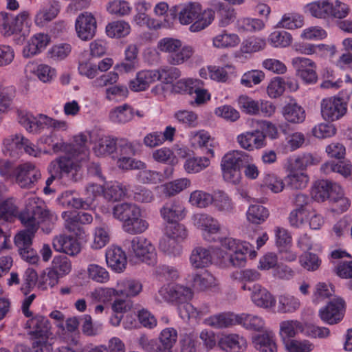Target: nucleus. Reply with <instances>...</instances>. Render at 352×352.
Masks as SVG:
<instances>
[{"label": "nucleus", "instance_id": "obj_1", "mask_svg": "<svg viewBox=\"0 0 352 352\" xmlns=\"http://www.w3.org/2000/svg\"><path fill=\"white\" fill-rule=\"evenodd\" d=\"M18 218L25 227L14 237L18 251L32 247V239L43 223L53 224L57 217L47 208L45 202L35 195H30L25 199V208L18 214Z\"/></svg>", "mask_w": 352, "mask_h": 352}, {"label": "nucleus", "instance_id": "obj_2", "mask_svg": "<svg viewBox=\"0 0 352 352\" xmlns=\"http://www.w3.org/2000/svg\"><path fill=\"white\" fill-rule=\"evenodd\" d=\"M349 8L340 0H319L307 4L305 12L311 16L327 19L331 17L343 19L349 13Z\"/></svg>", "mask_w": 352, "mask_h": 352}, {"label": "nucleus", "instance_id": "obj_3", "mask_svg": "<svg viewBox=\"0 0 352 352\" xmlns=\"http://www.w3.org/2000/svg\"><path fill=\"white\" fill-rule=\"evenodd\" d=\"M252 162V157L244 151L234 150L227 153L221 162L224 179L232 184L239 183L241 178V168Z\"/></svg>", "mask_w": 352, "mask_h": 352}, {"label": "nucleus", "instance_id": "obj_4", "mask_svg": "<svg viewBox=\"0 0 352 352\" xmlns=\"http://www.w3.org/2000/svg\"><path fill=\"white\" fill-rule=\"evenodd\" d=\"M315 164L311 154L304 153L298 155L291 164L287 173V188L291 189H302L309 182L308 175L304 172L307 166Z\"/></svg>", "mask_w": 352, "mask_h": 352}, {"label": "nucleus", "instance_id": "obj_5", "mask_svg": "<svg viewBox=\"0 0 352 352\" xmlns=\"http://www.w3.org/2000/svg\"><path fill=\"white\" fill-rule=\"evenodd\" d=\"M124 245L129 253L140 258L142 262L149 265L157 263V252L152 243L144 236H135L132 239H126Z\"/></svg>", "mask_w": 352, "mask_h": 352}, {"label": "nucleus", "instance_id": "obj_6", "mask_svg": "<svg viewBox=\"0 0 352 352\" xmlns=\"http://www.w3.org/2000/svg\"><path fill=\"white\" fill-rule=\"evenodd\" d=\"M50 167L61 178H66L70 182L76 183L82 178L81 166L73 157H59L50 163Z\"/></svg>", "mask_w": 352, "mask_h": 352}, {"label": "nucleus", "instance_id": "obj_7", "mask_svg": "<svg viewBox=\"0 0 352 352\" xmlns=\"http://www.w3.org/2000/svg\"><path fill=\"white\" fill-rule=\"evenodd\" d=\"M4 144L6 146V152L12 157H17L22 149L25 153L34 157H39L43 153H47L43 152L40 148L21 135L11 136L5 140Z\"/></svg>", "mask_w": 352, "mask_h": 352}, {"label": "nucleus", "instance_id": "obj_8", "mask_svg": "<svg viewBox=\"0 0 352 352\" xmlns=\"http://www.w3.org/2000/svg\"><path fill=\"white\" fill-rule=\"evenodd\" d=\"M195 226L203 231L204 239L208 242H216L222 234L219 221L212 216L205 214H195L192 217Z\"/></svg>", "mask_w": 352, "mask_h": 352}, {"label": "nucleus", "instance_id": "obj_9", "mask_svg": "<svg viewBox=\"0 0 352 352\" xmlns=\"http://www.w3.org/2000/svg\"><path fill=\"white\" fill-rule=\"evenodd\" d=\"M162 300L172 303L186 304L192 297L190 288L175 284H168L162 286L158 291Z\"/></svg>", "mask_w": 352, "mask_h": 352}, {"label": "nucleus", "instance_id": "obj_10", "mask_svg": "<svg viewBox=\"0 0 352 352\" xmlns=\"http://www.w3.org/2000/svg\"><path fill=\"white\" fill-rule=\"evenodd\" d=\"M346 104L340 98L330 97L324 98L320 102L322 118L327 121L339 120L346 112Z\"/></svg>", "mask_w": 352, "mask_h": 352}, {"label": "nucleus", "instance_id": "obj_11", "mask_svg": "<svg viewBox=\"0 0 352 352\" xmlns=\"http://www.w3.org/2000/svg\"><path fill=\"white\" fill-rule=\"evenodd\" d=\"M345 302L341 298H335L319 310V317L328 324H335L342 320L344 316Z\"/></svg>", "mask_w": 352, "mask_h": 352}, {"label": "nucleus", "instance_id": "obj_12", "mask_svg": "<svg viewBox=\"0 0 352 352\" xmlns=\"http://www.w3.org/2000/svg\"><path fill=\"white\" fill-rule=\"evenodd\" d=\"M75 28L80 39L90 40L95 36L96 32V19L91 12H82L76 18Z\"/></svg>", "mask_w": 352, "mask_h": 352}, {"label": "nucleus", "instance_id": "obj_13", "mask_svg": "<svg viewBox=\"0 0 352 352\" xmlns=\"http://www.w3.org/2000/svg\"><path fill=\"white\" fill-rule=\"evenodd\" d=\"M292 65L296 74L307 83H314L318 76L316 72V64L309 58L296 57L292 59Z\"/></svg>", "mask_w": 352, "mask_h": 352}, {"label": "nucleus", "instance_id": "obj_14", "mask_svg": "<svg viewBox=\"0 0 352 352\" xmlns=\"http://www.w3.org/2000/svg\"><path fill=\"white\" fill-rule=\"evenodd\" d=\"M236 141L241 148L252 151L266 146V135L263 131L256 129L239 135Z\"/></svg>", "mask_w": 352, "mask_h": 352}, {"label": "nucleus", "instance_id": "obj_15", "mask_svg": "<svg viewBox=\"0 0 352 352\" xmlns=\"http://www.w3.org/2000/svg\"><path fill=\"white\" fill-rule=\"evenodd\" d=\"M40 170L34 165L26 163L18 166L16 182L21 188H30L41 178Z\"/></svg>", "mask_w": 352, "mask_h": 352}, {"label": "nucleus", "instance_id": "obj_16", "mask_svg": "<svg viewBox=\"0 0 352 352\" xmlns=\"http://www.w3.org/2000/svg\"><path fill=\"white\" fill-rule=\"evenodd\" d=\"M28 334L32 339L48 338L50 326L47 318L41 315H36L26 322Z\"/></svg>", "mask_w": 352, "mask_h": 352}, {"label": "nucleus", "instance_id": "obj_17", "mask_svg": "<svg viewBox=\"0 0 352 352\" xmlns=\"http://www.w3.org/2000/svg\"><path fill=\"white\" fill-rule=\"evenodd\" d=\"M341 186L329 180L322 179L315 183L311 190V196L316 201H324L327 199L332 198L336 191L340 192Z\"/></svg>", "mask_w": 352, "mask_h": 352}, {"label": "nucleus", "instance_id": "obj_18", "mask_svg": "<svg viewBox=\"0 0 352 352\" xmlns=\"http://www.w3.org/2000/svg\"><path fill=\"white\" fill-rule=\"evenodd\" d=\"M218 346L226 352H243L247 348V341L236 333L225 334L218 340Z\"/></svg>", "mask_w": 352, "mask_h": 352}, {"label": "nucleus", "instance_id": "obj_19", "mask_svg": "<svg viewBox=\"0 0 352 352\" xmlns=\"http://www.w3.org/2000/svg\"><path fill=\"white\" fill-rule=\"evenodd\" d=\"M60 3L56 0H49L37 12L34 22L36 25L43 27L54 19L60 12Z\"/></svg>", "mask_w": 352, "mask_h": 352}, {"label": "nucleus", "instance_id": "obj_20", "mask_svg": "<svg viewBox=\"0 0 352 352\" xmlns=\"http://www.w3.org/2000/svg\"><path fill=\"white\" fill-rule=\"evenodd\" d=\"M248 290L251 292L252 301L257 307L270 308L276 306L275 299L271 293L260 284H254Z\"/></svg>", "mask_w": 352, "mask_h": 352}, {"label": "nucleus", "instance_id": "obj_21", "mask_svg": "<svg viewBox=\"0 0 352 352\" xmlns=\"http://www.w3.org/2000/svg\"><path fill=\"white\" fill-rule=\"evenodd\" d=\"M19 123L30 133H38L45 127L48 128L49 117L40 114L38 117L29 113H21L19 115Z\"/></svg>", "mask_w": 352, "mask_h": 352}, {"label": "nucleus", "instance_id": "obj_22", "mask_svg": "<svg viewBox=\"0 0 352 352\" xmlns=\"http://www.w3.org/2000/svg\"><path fill=\"white\" fill-rule=\"evenodd\" d=\"M106 262L107 265L114 272L120 273L126 266L125 252L119 247L111 246L106 251Z\"/></svg>", "mask_w": 352, "mask_h": 352}, {"label": "nucleus", "instance_id": "obj_23", "mask_svg": "<svg viewBox=\"0 0 352 352\" xmlns=\"http://www.w3.org/2000/svg\"><path fill=\"white\" fill-rule=\"evenodd\" d=\"M160 214L166 223L180 221L186 215L185 208L179 201L173 200L163 206Z\"/></svg>", "mask_w": 352, "mask_h": 352}, {"label": "nucleus", "instance_id": "obj_24", "mask_svg": "<svg viewBox=\"0 0 352 352\" xmlns=\"http://www.w3.org/2000/svg\"><path fill=\"white\" fill-rule=\"evenodd\" d=\"M292 49L298 52L306 55L315 54L318 56H325L328 52L332 54L335 52L334 46H329L325 44H311L296 43L292 46Z\"/></svg>", "mask_w": 352, "mask_h": 352}, {"label": "nucleus", "instance_id": "obj_25", "mask_svg": "<svg viewBox=\"0 0 352 352\" xmlns=\"http://www.w3.org/2000/svg\"><path fill=\"white\" fill-rule=\"evenodd\" d=\"M53 247L57 252H63L68 255L74 256L80 251L77 240L72 236L60 235L53 240Z\"/></svg>", "mask_w": 352, "mask_h": 352}, {"label": "nucleus", "instance_id": "obj_26", "mask_svg": "<svg viewBox=\"0 0 352 352\" xmlns=\"http://www.w3.org/2000/svg\"><path fill=\"white\" fill-rule=\"evenodd\" d=\"M155 70H142L137 73L136 77L129 82V88L133 91H142L148 88L157 80Z\"/></svg>", "mask_w": 352, "mask_h": 352}, {"label": "nucleus", "instance_id": "obj_27", "mask_svg": "<svg viewBox=\"0 0 352 352\" xmlns=\"http://www.w3.org/2000/svg\"><path fill=\"white\" fill-rule=\"evenodd\" d=\"M190 263L195 269L207 267L212 263L211 250L201 246L195 247L190 254Z\"/></svg>", "mask_w": 352, "mask_h": 352}, {"label": "nucleus", "instance_id": "obj_28", "mask_svg": "<svg viewBox=\"0 0 352 352\" xmlns=\"http://www.w3.org/2000/svg\"><path fill=\"white\" fill-rule=\"evenodd\" d=\"M140 210L136 204L130 202H122L116 204L112 209L113 217L124 224L127 221Z\"/></svg>", "mask_w": 352, "mask_h": 352}, {"label": "nucleus", "instance_id": "obj_29", "mask_svg": "<svg viewBox=\"0 0 352 352\" xmlns=\"http://www.w3.org/2000/svg\"><path fill=\"white\" fill-rule=\"evenodd\" d=\"M254 347L260 352H276L277 346L274 334L272 331H265L252 338Z\"/></svg>", "mask_w": 352, "mask_h": 352}, {"label": "nucleus", "instance_id": "obj_30", "mask_svg": "<svg viewBox=\"0 0 352 352\" xmlns=\"http://www.w3.org/2000/svg\"><path fill=\"white\" fill-rule=\"evenodd\" d=\"M204 323L215 329L226 328L237 324V314L221 313L206 318Z\"/></svg>", "mask_w": 352, "mask_h": 352}, {"label": "nucleus", "instance_id": "obj_31", "mask_svg": "<svg viewBox=\"0 0 352 352\" xmlns=\"http://www.w3.org/2000/svg\"><path fill=\"white\" fill-rule=\"evenodd\" d=\"M146 3L139 4L136 8L137 13L133 17V21L139 27H146L149 30H157L160 24L155 19L146 14L147 10Z\"/></svg>", "mask_w": 352, "mask_h": 352}, {"label": "nucleus", "instance_id": "obj_32", "mask_svg": "<svg viewBox=\"0 0 352 352\" xmlns=\"http://www.w3.org/2000/svg\"><path fill=\"white\" fill-rule=\"evenodd\" d=\"M304 109L293 98L287 96V129L290 124H298L305 120Z\"/></svg>", "mask_w": 352, "mask_h": 352}, {"label": "nucleus", "instance_id": "obj_33", "mask_svg": "<svg viewBox=\"0 0 352 352\" xmlns=\"http://www.w3.org/2000/svg\"><path fill=\"white\" fill-rule=\"evenodd\" d=\"M141 215L140 210L130 220L122 224L123 230L133 235L144 233L148 228L149 224L146 220L141 218Z\"/></svg>", "mask_w": 352, "mask_h": 352}, {"label": "nucleus", "instance_id": "obj_34", "mask_svg": "<svg viewBox=\"0 0 352 352\" xmlns=\"http://www.w3.org/2000/svg\"><path fill=\"white\" fill-rule=\"evenodd\" d=\"M201 4L197 2H188L182 5L178 12V19L182 25L192 24L197 17Z\"/></svg>", "mask_w": 352, "mask_h": 352}, {"label": "nucleus", "instance_id": "obj_35", "mask_svg": "<svg viewBox=\"0 0 352 352\" xmlns=\"http://www.w3.org/2000/svg\"><path fill=\"white\" fill-rule=\"evenodd\" d=\"M134 113L133 108L124 104L111 109L109 118L113 123L125 124L133 119Z\"/></svg>", "mask_w": 352, "mask_h": 352}, {"label": "nucleus", "instance_id": "obj_36", "mask_svg": "<svg viewBox=\"0 0 352 352\" xmlns=\"http://www.w3.org/2000/svg\"><path fill=\"white\" fill-rule=\"evenodd\" d=\"M240 42L241 39L236 34L228 33L226 30L222 31L212 38L213 47L219 49L234 47Z\"/></svg>", "mask_w": 352, "mask_h": 352}, {"label": "nucleus", "instance_id": "obj_37", "mask_svg": "<svg viewBox=\"0 0 352 352\" xmlns=\"http://www.w3.org/2000/svg\"><path fill=\"white\" fill-rule=\"evenodd\" d=\"M197 19L190 25L189 30L192 32H198L209 26L214 19V12L210 9L202 10L201 7Z\"/></svg>", "mask_w": 352, "mask_h": 352}, {"label": "nucleus", "instance_id": "obj_38", "mask_svg": "<svg viewBox=\"0 0 352 352\" xmlns=\"http://www.w3.org/2000/svg\"><path fill=\"white\" fill-rule=\"evenodd\" d=\"M116 289L118 296L133 297L142 291V285L135 280H123L118 283Z\"/></svg>", "mask_w": 352, "mask_h": 352}, {"label": "nucleus", "instance_id": "obj_39", "mask_svg": "<svg viewBox=\"0 0 352 352\" xmlns=\"http://www.w3.org/2000/svg\"><path fill=\"white\" fill-rule=\"evenodd\" d=\"M237 324H242L246 329L261 331L265 327L264 320L258 316L241 314L237 315Z\"/></svg>", "mask_w": 352, "mask_h": 352}, {"label": "nucleus", "instance_id": "obj_40", "mask_svg": "<svg viewBox=\"0 0 352 352\" xmlns=\"http://www.w3.org/2000/svg\"><path fill=\"white\" fill-rule=\"evenodd\" d=\"M210 160L208 157H190L184 164V168L188 173H197L208 167Z\"/></svg>", "mask_w": 352, "mask_h": 352}, {"label": "nucleus", "instance_id": "obj_41", "mask_svg": "<svg viewBox=\"0 0 352 352\" xmlns=\"http://www.w3.org/2000/svg\"><path fill=\"white\" fill-rule=\"evenodd\" d=\"M248 250L247 245H245V249H239L237 251L232 252L227 259H225L224 256H222L223 258L219 261V265L223 267H241L243 266L246 261L245 254Z\"/></svg>", "mask_w": 352, "mask_h": 352}, {"label": "nucleus", "instance_id": "obj_42", "mask_svg": "<svg viewBox=\"0 0 352 352\" xmlns=\"http://www.w3.org/2000/svg\"><path fill=\"white\" fill-rule=\"evenodd\" d=\"M264 22L258 19L243 17L239 19L235 28L239 32L259 31L264 28Z\"/></svg>", "mask_w": 352, "mask_h": 352}, {"label": "nucleus", "instance_id": "obj_43", "mask_svg": "<svg viewBox=\"0 0 352 352\" xmlns=\"http://www.w3.org/2000/svg\"><path fill=\"white\" fill-rule=\"evenodd\" d=\"M130 25L124 21H116L109 23L106 27L107 34L111 38H121L130 33Z\"/></svg>", "mask_w": 352, "mask_h": 352}, {"label": "nucleus", "instance_id": "obj_44", "mask_svg": "<svg viewBox=\"0 0 352 352\" xmlns=\"http://www.w3.org/2000/svg\"><path fill=\"white\" fill-rule=\"evenodd\" d=\"M93 242L91 248L93 249H100L104 247L110 240L109 230L107 226L102 224L100 226H96L94 233Z\"/></svg>", "mask_w": 352, "mask_h": 352}, {"label": "nucleus", "instance_id": "obj_45", "mask_svg": "<svg viewBox=\"0 0 352 352\" xmlns=\"http://www.w3.org/2000/svg\"><path fill=\"white\" fill-rule=\"evenodd\" d=\"M177 332L173 328H166L160 335V341L162 352H172V348L176 343Z\"/></svg>", "mask_w": 352, "mask_h": 352}, {"label": "nucleus", "instance_id": "obj_46", "mask_svg": "<svg viewBox=\"0 0 352 352\" xmlns=\"http://www.w3.org/2000/svg\"><path fill=\"white\" fill-rule=\"evenodd\" d=\"M269 217V212L261 205H251L247 211V219L254 224H261Z\"/></svg>", "mask_w": 352, "mask_h": 352}, {"label": "nucleus", "instance_id": "obj_47", "mask_svg": "<svg viewBox=\"0 0 352 352\" xmlns=\"http://www.w3.org/2000/svg\"><path fill=\"white\" fill-rule=\"evenodd\" d=\"M177 239L164 235L160 240V250L169 256H176L181 254L182 248L179 245Z\"/></svg>", "mask_w": 352, "mask_h": 352}, {"label": "nucleus", "instance_id": "obj_48", "mask_svg": "<svg viewBox=\"0 0 352 352\" xmlns=\"http://www.w3.org/2000/svg\"><path fill=\"white\" fill-rule=\"evenodd\" d=\"M213 201L219 211L225 213H231L234 211V204L229 196L223 191H218L214 194Z\"/></svg>", "mask_w": 352, "mask_h": 352}, {"label": "nucleus", "instance_id": "obj_49", "mask_svg": "<svg viewBox=\"0 0 352 352\" xmlns=\"http://www.w3.org/2000/svg\"><path fill=\"white\" fill-rule=\"evenodd\" d=\"M193 284L199 289L206 290L216 285V279L208 271H204L193 276Z\"/></svg>", "mask_w": 352, "mask_h": 352}, {"label": "nucleus", "instance_id": "obj_50", "mask_svg": "<svg viewBox=\"0 0 352 352\" xmlns=\"http://www.w3.org/2000/svg\"><path fill=\"white\" fill-rule=\"evenodd\" d=\"M194 50L190 46L180 47L175 53L168 56L167 60L172 65H179L187 61L193 54Z\"/></svg>", "mask_w": 352, "mask_h": 352}, {"label": "nucleus", "instance_id": "obj_51", "mask_svg": "<svg viewBox=\"0 0 352 352\" xmlns=\"http://www.w3.org/2000/svg\"><path fill=\"white\" fill-rule=\"evenodd\" d=\"M197 82L194 85L192 89L189 91V94H195V100L190 102L192 106L202 105L210 100V94L207 89L203 88V81L197 80Z\"/></svg>", "mask_w": 352, "mask_h": 352}, {"label": "nucleus", "instance_id": "obj_52", "mask_svg": "<svg viewBox=\"0 0 352 352\" xmlns=\"http://www.w3.org/2000/svg\"><path fill=\"white\" fill-rule=\"evenodd\" d=\"M118 142L114 138L105 137L99 140L94 148V152L98 156H104L113 153L116 149Z\"/></svg>", "mask_w": 352, "mask_h": 352}, {"label": "nucleus", "instance_id": "obj_53", "mask_svg": "<svg viewBox=\"0 0 352 352\" xmlns=\"http://www.w3.org/2000/svg\"><path fill=\"white\" fill-rule=\"evenodd\" d=\"M18 214V207L12 198L0 201V219L8 221Z\"/></svg>", "mask_w": 352, "mask_h": 352}, {"label": "nucleus", "instance_id": "obj_54", "mask_svg": "<svg viewBox=\"0 0 352 352\" xmlns=\"http://www.w3.org/2000/svg\"><path fill=\"white\" fill-rule=\"evenodd\" d=\"M91 298L96 302H108L113 297L118 296L117 289L113 288L99 287L90 292Z\"/></svg>", "mask_w": 352, "mask_h": 352}, {"label": "nucleus", "instance_id": "obj_55", "mask_svg": "<svg viewBox=\"0 0 352 352\" xmlns=\"http://www.w3.org/2000/svg\"><path fill=\"white\" fill-rule=\"evenodd\" d=\"M155 72L158 74L157 75V80H162L166 84L172 83L181 76L180 70L174 67H163L155 70Z\"/></svg>", "mask_w": 352, "mask_h": 352}, {"label": "nucleus", "instance_id": "obj_56", "mask_svg": "<svg viewBox=\"0 0 352 352\" xmlns=\"http://www.w3.org/2000/svg\"><path fill=\"white\" fill-rule=\"evenodd\" d=\"M190 180L181 178L166 184L164 192L167 196H174L190 186Z\"/></svg>", "mask_w": 352, "mask_h": 352}, {"label": "nucleus", "instance_id": "obj_57", "mask_svg": "<svg viewBox=\"0 0 352 352\" xmlns=\"http://www.w3.org/2000/svg\"><path fill=\"white\" fill-rule=\"evenodd\" d=\"M164 234L177 239H183L186 237L187 231L184 226L179 223V221H171L166 223Z\"/></svg>", "mask_w": 352, "mask_h": 352}, {"label": "nucleus", "instance_id": "obj_58", "mask_svg": "<svg viewBox=\"0 0 352 352\" xmlns=\"http://www.w3.org/2000/svg\"><path fill=\"white\" fill-rule=\"evenodd\" d=\"M213 201V197L206 192L202 190L193 191L189 198V202L198 208H206L212 204Z\"/></svg>", "mask_w": 352, "mask_h": 352}, {"label": "nucleus", "instance_id": "obj_59", "mask_svg": "<svg viewBox=\"0 0 352 352\" xmlns=\"http://www.w3.org/2000/svg\"><path fill=\"white\" fill-rule=\"evenodd\" d=\"M219 14L220 16L219 25L221 27H226L232 23L236 16L234 8L225 5L223 3H218Z\"/></svg>", "mask_w": 352, "mask_h": 352}, {"label": "nucleus", "instance_id": "obj_60", "mask_svg": "<svg viewBox=\"0 0 352 352\" xmlns=\"http://www.w3.org/2000/svg\"><path fill=\"white\" fill-rule=\"evenodd\" d=\"M59 278L56 272L51 267L47 268L38 278V287L43 290L47 289L48 287H53L58 283Z\"/></svg>", "mask_w": 352, "mask_h": 352}, {"label": "nucleus", "instance_id": "obj_61", "mask_svg": "<svg viewBox=\"0 0 352 352\" xmlns=\"http://www.w3.org/2000/svg\"><path fill=\"white\" fill-rule=\"evenodd\" d=\"M63 218L65 219V228L70 232H73L76 236H80L82 233L81 224L78 219L75 212H63Z\"/></svg>", "mask_w": 352, "mask_h": 352}, {"label": "nucleus", "instance_id": "obj_62", "mask_svg": "<svg viewBox=\"0 0 352 352\" xmlns=\"http://www.w3.org/2000/svg\"><path fill=\"white\" fill-rule=\"evenodd\" d=\"M87 273L89 278L97 283H105L109 280V274L106 269L96 264H90Z\"/></svg>", "mask_w": 352, "mask_h": 352}, {"label": "nucleus", "instance_id": "obj_63", "mask_svg": "<svg viewBox=\"0 0 352 352\" xmlns=\"http://www.w3.org/2000/svg\"><path fill=\"white\" fill-rule=\"evenodd\" d=\"M286 89V82L281 77L274 78L269 83L267 92L272 98H276L283 94Z\"/></svg>", "mask_w": 352, "mask_h": 352}, {"label": "nucleus", "instance_id": "obj_64", "mask_svg": "<svg viewBox=\"0 0 352 352\" xmlns=\"http://www.w3.org/2000/svg\"><path fill=\"white\" fill-rule=\"evenodd\" d=\"M126 191L122 184L114 183L104 189V197L110 201H118L126 196Z\"/></svg>", "mask_w": 352, "mask_h": 352}]
</instances>
